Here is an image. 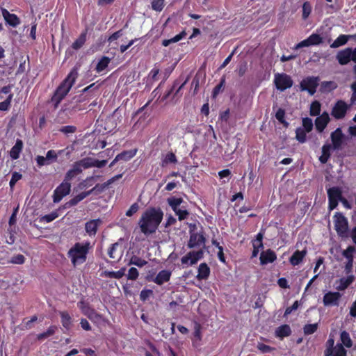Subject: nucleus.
<instances>
[{"label": "nucleus", "instance_id": "obj_49", "mask_svg": "<svg viewBox=\"0 0 356 356\" xmlns=\"http://www.w3.org/2000/svg\"><path fill=\"white\" fill-rule=\"evenodd\" d=\"M164 6V0H153L152 8L156 11H161Z\"/></svg>", "mask_w": 356, "mask_h": 356}, {"label": "nucleus", "instance_id": "obj_27", "mask_svg": "<svg viewBox=\"0 0 356 356\" xmlns=\"http://www.w3.org/2000/svg\"><path fill=\"white\" fill-rule=\"evenodd\" d=\"M57 330V326L51 325L46 332L37 334L36 339L38 341H44V339L53 336Z\"/></svg>", "mask_w": 356, "mask_h": 356}, {"label": "nucleus", "instance_id": "obj_63", "mask_svg": "<svg viewBox=\"0 0 356 356\" xmlns=\"http://www.w3.org/2000/svg\"><path fill=\"white\" fill-rule=\"evenodd\" d=\"M247 70V63L245 62L239 65L238 67V74L239 76H243Z\"/></svg>", "mask_w": 356, "mask_h": 356}, {"label": "nucleus", "instance_id": "obj_29", "mask_svg": "<svg viewBox=\"0 0 356 356\" xmlns=\"http://www.w3.org/2000/svg\"><path fill=\"white\" fill-rule=\"evenodd\" d=\"M87 35V30L83 31L79 37L73 42L72 47L74 49H79L86 42Z\"/></svg>", "mask_w": 356, "mask_h": 356}, {"label": "nucleus", "instance_id": "obj_48", "mask_svg": "<svg viewBox=\"0 0 356 356\" xmlns=\"http://www.w3.org/2000/svg\"><path fill=\"white\" fill-rule=\"evenodd\" d=\"M318 325L316 323L305 325L304 327V333L305 334H312L316 331Z\"/></svg>", "mask_w": 356, "mask_h": 356}, {"label": "nucleus", "instance_id": "obj_42", "mask_svg": "<svg viewBox=\"0 0 356 356\" xmlns=\"http://www.w3.org/2000/svg\"><path fill=\"white\" fill-rule=\"evenodd\" d=\"M177 162L176 156L172 152H168L162 161V165L168 163H176Z\"/></svg>", "mask_w": 356, "mask_h": 356}, {"label": "nucleus", "instance_id": "obj_54", "mask_svg": "<svg viewBox=\"0 0 356 356\" xmlns=\"http://www.w3.org/2000/svg\"><path fill=\"white\" fill-rule=\"evenodd\" d=\"M76 131V127L75 126H72V125L64 126V127H62L59 129V131H60L65 134H73Z\"/></svg>", "mask_w": 356, "mask_h": 356}, {"label": "nucleus", "instance_id": "obj_36", "mask_svg": "<svg viewBox=\"0 0 356 356\" xmlns=\"http://www.w3.org/2000/svg\"><path fill=\"white\" fill-rule=\"evenodd\" d=\"M147 264V261L144 260V259H142L141 258L136 256V255H133L129 263H128V265H135L139 268H141L144 266H145L146 264Z\"/></svg>", "mask_w": 356, "mask_h": 356}, {"label": "nucleus", "instance_id": "obj_30", "mask_svg": "<svg viewBox=\"0 0 356 356\" xmlns=\"http://www.w3.org/2000/svg\"><path fill=\"white\" fill-rule=\"evenodd\" d=\"M186 35V33L184 31H183L179 34L175 35V37H173L171 39L163 40L162 41V45L164 47H167L172 43L177 42L179 40H181V39H183Z\"/></svg>", "mask_w": 356, "mask_h": 356}, {"label": "nucleus", "instance_id": "obj_2", "mask_svg": "<svg viewBox=\"0 0 356 356\" xmlns=\"http://www.w3.org/2000/svg\"><path fill=\"white\" fill-rule=\"evenodd\" d=\"M78 77V71L76 67H74L68 74L67 76L60 83L54 92L51 97V102L54 104V108L56 109L60 102L65 97L72 86Z\"/></svg>", "mask_w": 356, "mask_h": 356}, {"label": "nucleus", "instance_id": "obj_39", "mask_svg": "<svg viewBox=\"0 0 356 356\" xmlns=\"http://www.w3.org/2000/svg\"><path fill=\"white\" fill-rule=\"evenodd\" d=\"M321 112V104L318 101H314L311 104L310 106V115L312 116H316L320 114Z\"/></svg>", "mask_w": 356, "mask_h": 356}, {"label": "nucleus", "instance_id": "obj_9", "mask_svg": "<svg viewBox=\"0 0 356 356\" xmlns=\"http://www.w3.org/2000/svg\"><path fill=\"white\" fill-rule=\"evenodd\" d=\"M320 43H324L319 33L312 34L308 38L299 42L296 47L295 49H298L305 47H309L312 45H317Z\"/></svg>", "mask_w": 356, "mask_h": 356}, {"label": "nucleus", "instance_id": "obj_37", "mask_svg": "<svg viewBox=\"0 0 356 356\" xmlns=\"http://www.w3.org/2000/svg\"><path fill=\"white\" fill-rule=\"evenodd\" d=\"M306 131L301 127H298L296 130V140L300 143H304L306 142Z\"/></svg>", "mask_w": 356, "mask_h": 356}, {"label": "nucleus", "instance_id": "obj_25", "mask_svg": "<svg viewBox=\"0 0 356 356\" xmlns=\"http://www.w3.org/2000/svg\"><path fill=\"white\" fill-rule=\"evenodd\" d=\"M210 274V268L206 263H202L198 268V274L197 278L198 280H206Z\"/></svg>", "mask_w": 356, "mask_h": 356}, {"label": "nucleus", "instance_id": "obj_12", "mask_svg": "<svg viewBox=\"0 0 356 356\" xmlns=\"http://www.w3.org/2000/svg\"><path fill=\"white\" fill-rule=\"evenodd\" d=\"M206 238L203 234L191 233L187 246L189 248H194L200 245L204 246Z\"/></svg>", "mask_w": 356, "mask_h": 356}, {"label": "nucleus", "instance_id": "obj_44", "mask_svg": "<svg viewBox=\"0 0 356 356\" xmlns=\"http://www.w3.org/2000/svg\"><path fill=\"white\" fill-rule=\"evenodd\" d=\"M88 316L90 321L95 323H100L103 321V316L95 311H91Z\"/></svg>", "mask_w": 356, "mask_h": 356}, {"label": "nucleus", "instance_id": "obj_1", "mask_svg": "<svg viewBox=\"0 0 356 356\" xmlns=\"http://www.w3.org/2000/svg\"><path fill=\"white\" fill-rule=\"evenodd\" d=\"M163 212L160 208L149 207L141 215L138 225L146 236L156 232L163 220Z\"/></svg>", "mask_w": 356, "mask_h": 356}, {"label": "nucleus", "instance_id": "obj_10", "mask_svg": "<svg viewBox=\"0 0 356 356\" xmlns=\"http://www.w3.org/2000/svg\"><path fill=\"white\" fill-rule=\"evenodd\" d=\"M203 254L204 252L202 250L189 252L186 255L181 258V264H188L190 263V265H193L203 257Z\"/></svg>", "mask_w": 356, "mask_h": 356}, {"label": "nucleus", "instance_id": "obj_8", "mask_svg": "<svg viewBox=\"0 0 356 356\" xmlns=\"http://www.w3.org/2000/svg\"><path fill=\"white\" fill-rule=\"evenodd\" d=\"M325 181L328 183L325 185L329 200V209H334V186H332L333 176L328 169L325 172Z\"/></svg>", "mask_w": 356, "mask_h": 356}, {"label": "nucleus", "instance_id": "obj_57", "mask_svg": "<svg viewBox=\"0 0 356 356\" xmlns=\"http://www.w3.org/2000/svg\"><path fill=\"white\" fill-rule=\"evenodd\" d=\"M138 209L139 206L137 203L133 204L126 212V216L129 217L132 216L134 213H136L138 211Z\"/></svg>", "mask_w": 356, "mask_h": 356}, {"label": "nucleus", "instance_id": "obj_56", "mask_svg": "<svg viewBox=\"0 0 356 356\" xmlns=\"http://www.w3.org/2000/svg\"><path fill=\"white\" fill-rule=\"evenodd\" d=\"M25 257L24 255L18 254L12 257L10 262L15 264H22L24 263Z\"/></svg>", "mask_w": 356, "mask_h": 356}, {"label": "nucleus", "instance_id": "obj_18", "mask_svg": "<svg viewBox=\"0 0 356 356\" xmlns=\"http://www.w3.org/2000/svg\"><path fill=\"white\" fill-rule=\"evenodd\" d=\"M83 169L79 165V163L76 161L72 165V169L69 170L65 177V181H70L74 177L77 176L78 175L81 174L82 172Z\"/></svg>", "mask_w": 356, "mask_h": 356}, {"label": "nucleus", "instance_id": "obj_45", "mask_svg": "<svg viewBox=\"0 0 356 356\" xmlns=\"http://www.w3.org/2000/svg\"><path fill=\"white\" fill-rule=\"evenodd\" d=\"M302 126L304 130L307 132H310L313 129V122L312 119L309 118H305L302 119Z\"/></svg>", "mask_w": 356, "mask_h": 356}, {"label": "nucleus", "instance_id": "obj_64", "mask_svg": "<svg viewBox=\"0 0 356 356\" xmlns=\"http://www.w3.org/2000/svg\"><path fill=\"white\" fill-rule=\"evenodd\" d=\"M80 324H81V327L84 330H86V331H90L91 330V326L89 323V322L85 319V318H81V322H80Z\"/></svg>", "mask_w": 356, "mask_h": 356}, {"label": "nucleus", "instance_id": "obj_13", "mask_svg": "<svg viewBox=\"0 0 356 356\" xmlns=\"http://www.w3.org/2000/svg\"><path fill=\"white\" fill-rule=\"evenodd\" d=\"M1 12L4 20L10 26L13 27H16L20 24V19L16 15L10 13L5 8H1Z\"/></svg>", "mask_w": 356, "mask_h": 356}, {"label": "nucleus", "instance_id": "obj_21", "mask_svg": "<svg viewBox=\"0 0 356 356\" xmlns=\"http://www.w3.org/2000/svg\"><path fill=\"white\" fill-rule=\"evenodd\" d=\"M307 254V250H302L301 251L296 250L289 259L290 263L293 266L298 265Z\"/></svg>", "mask_w": 356, "mask_h": 356}, {"label": "nucleus", "instance_id": "obj_43", "mask_svg": "<svg viewBox=\"0 0 356 356\" xmlns=\"http://www.w3.org/2000/svg\"><path fill=\"white\" fill-rule=\"evenodd\" d=\"M58 214L57 211H53L49 214L44 215L40 218V222H50L58 218Z\"/></svg>", "mask_w": 356, "mask_h": 356}, {"label": "nucleus", "instance_id": "obj_7", "mask_svg": "<svg viewBox=\"0 0 356 356\" xmlns=\"http://www.w3.org/2000/svg\"><path fill=\"white\" fill-rule=\"evenodd\" d=\"M71 184L68 181L62 182L54 191L53 201L54 203L59 202L62 198L70 193Z\"/></svg>", "mask_w": 356, "mask_h": 356}, {"label": "nucleus", "instance_id": "obj_20", "mask_svg": "<svg viewBox=\"0 0 356 356\" xmlns=\"http://www.w3.org/2000/svg\"><path fill=\"white\" fill-rule=\"evenodd\" d=\"M291 334V330L289 325L284 324L279 326L275 331V337L282 339L284 337H289Z\"/></svg>", "mask_w": 356, "mask_h": 356}, {"label": "nucleus", "instance_id": "obj_32", "mask_svg": "<svg viewBox=\"0 0 356 356\" xmlns=\"http://www.w3.org/2000/svg\"><path fill=\"white\" fill-rule=\"evenodd\" d=\"M167 202L170 207L172 208L173 211H176L179 208V206L183 202L182 198H177L175 197H171L168 198Z\"/></svg>", "mask_w": 356, "mask_h": 356}, {"label": "nucleus", "instance_id": "obj_16", "mask_svg": "<svg viewBox=\"0 0 356 356\" xmlns=\"http://www.w3.org/2000/svg\"><path fill=\"white\" fill-rule=\"evenodd\" d=\"M277 258L276 254L270 249L263 251L260 254L261 264L265 265L273 262Z\"/></svg>", "mask_w": 356, "mask_h": 356}, {"label": "nucleus", "instance_id": "obj_46", "mask_svg": "<svg viewBox=\"0 0 356 356\" xmlns=\"http://www.w3.org/2000/svg\"><path fill=\"white\" fill-rule=\"evenodd\" d=\"M312 12V6L309 2H305L302 6V18L306 19Z\"/></svg>", "mask_w": 356, "mask_h": 356}, {"label": "nucleus", "instance_id": "obj_58", "mask_svg": "<svg viewBox=\"0 0 356 356\" xmlns=\"http://www.w3.org/2000/svg\"><path fill=\"white\" fill-rule=\"evenodd\" d=\"M153 291L149 289H144L142 290L140 293V298L143 301H145L151 295H152Z\"/></svg>", "mask_w": 356, "mask_h": 356}, {"label": "nucleus", "instance_id": "obj_38", "mask_svg": "<svg viewBox=\"0 0 356 356\" xmlns=\"http://www.w3.org/2000/svg\"><path fill=\"white\" fill-rule=\"evenodd\" d=\"M83 200V197H82L81 194L79 193V195H77L76 196H75L74 197L72 198L70 200H69L68 202H67L63 207L65 209H68V208H70L73 206H75L79 202H81V200Z\"/></svg>", "mask_w": 356, "mask_h": 356}, {"label": "nucleus", "instance_id": "obj_4", "mask_svg": "<svg viewBox=\"0 0 356 356\" xmlns=\"http://www.w3.org/2000/svg\"><path fill=\"white\" fill-rule=\"evenodd\" d=\"M333 26L334 22L332 19H327L324 21L323 25L318 30L324 43L330 44L332 48H334V42H332Z\"/></svg>", "mask_w": 356, "mask_h": 356}, {"label": "nucleus", "instance_id": "obj_40", "mask_svg": "<svg viewBox=\"0 0 356 356\" xmlns=\"http://www.w3.org/2000/svg\"><path fill=\"white\" fill-rule=\"evenodd\" d=\"M202 76L204 77L205 74L204 72H202L201 69H200L192 81V86H195L194 93H196L197 92L200 86V79Z\"/></svg>", "mask_w": 356, "mask_h": 356}, {"label": "nucleus", "instance_id": "obj_23", "mask_svg": "<svg viewBox=\"0 0 356 356\" xmlns=\"http://www.w3.org/2000/svg\"><path fill=\"white\" fill-rule=\"evenodd\" d=\"M23 143L21 140L17 139L15 145L12 147L10 151V156L13 159H17L22 150Z\"/></svg>", "mask_w": 356, "mask_h": 356}, {"label": "nucleus", "instance_id": "obj_6", "mask_svg": "<svg viewBox=\"0 0 356 356\" xmlns=\"http://www.w3.org/2000/svg\"><path fill=\"white\" fill-rule=\"evenodd\" d=\"M274 83L277 90L284 91L292 87L293 81L289 75L285 73H277L275 74Z\"/></svg>", "mask_w": 356, "mask_h": 356}, {"label": "nucleus", "instance_id": "obj_55", "mask_svg": "<svg viewBox=\"0 0 356 356\" xmlns=\"http://www.w3.org/2000/svg\"><path fill=\"white\" fill-rule=\"evenodd\" d=\"M225 83V78H222L221 79L220 83H218L216 86H215V88H213V92H212V97L213 98H215L218 95L220 90L224 86Z\"/></svg>", "mask_w": 356, "mask_h": 356}, {"label": "nucleus", "instance_id": "obj_19", "mask_svg": "<svg viewBox=\"0 0 356 356\" xmlns=\"http://www.w3.org/2000/svg\"><path fill=\"white\" fill-rule=\"evenodd\" d=\"M171 272L167 270L160 271L156 277L153 280V282L158 285H162L163 283L170 280Z\"/></svg>", "mask_w": 356, "mask_h": 356}, {"label": "nucleus", "instance_id": "obj_11", "mask_svg": "<svg viewBox=\"0 0 356 356\" xmlns=\"http://www.w3.org/2000/svg\"><path fill=\"white\" fill-rule=\"evenodd\" d=\"M332 144H325L322 147V154L319 156V161L321 163H326L331 156L332 145H334V131L330 133V136Z\"/></svg>", "mask_w": 356, "mask_h": 356}, {"label": "nucleus", "instance_id": "obj_61", "mask_svg": "<svg viewBox=\"0 0 356 356\" xmlns=\"http://www.w3.org/2000/svg\"><path fill=\"white\" fill-rule=\"evenodd\" d=\"M36 161L39 166H42L44 165H49L51 163L50 161H47L46 157H44L42 156H38L36 157Z\"/></svg>", "mask_w": 356, "mask_h": 356}, {"label": "nucleus", "instance_id": "obj_62", "mask_svg": "<svg viewBox=\"0 0 356 356\" xmlns=\"http://www.w3.org/2000/svg\"><path fill=\"white\" fill-rule=\"evenodd\" d=\"M285 116V111L282 108H279L275 114L276 119L280 122L281 121L284 120Z\"/></svg>", "mask_w": 356, "mask_h": 356}, {"label": "nucleus", "instance_id": "obj_35", "mask_svg": "<svg viewBox=\"0 0 356 356\" xmlns=\"http://www.w3.org/2000/svg\"><path fill=\"white\" fill-rule=\"evenodd\" d=\"M77 162L82 169H88L95 166L94 159L91 157L84 158Z\"/></svg>", "mask_w": 356, "mask_h": 356}, {"label": "nucleus", "instance_id": "obj_3", "mask_svg": "<svg viewBox=\"0 0 356 356\" xmlns=\"http://www.w3.org/2000/svg\"><path fill=\"white\" fill-rule=\"evenodd\" d=\"M90 248V243L83 244L76 243L68 251L67 255L71 259L74 266L81 264L86 261L87 254Z\"/></svg>", "mask_w": 356, "mask_h": 356}, {"label": "nucleus", "instance_id": "obj_26", "mask_svg": "<svg viewBox=\"0 0 356 356\" xmlns=\"http://www.w3.org/2000/svg\"><path fill=\"white\" fill-rule=\"evenodd\" d=\"M136 154V149L123 151L115 156V161H127L133 158Z\"/></svg>", "mask_w": 356, "mask_h": 356}, {"label": "nucleus", "instance_id": "obj_31", "mask_svg": "<svg viewBox=\"0 0 356 356\" xmlns=\"http://www.w3.org/2000/svg\"><path fill=\"white\" fill-rule=\"evenodd\" d=\"M324 356H334V339L332 333H330V338L326 343V349L324 352Z\"/></svg>", "mask_w": 356, "mask_h": 356}, {"label": "nucleus", "instance_id": "obj_47", "mask_svg": "<svg viewBox=\"0 0 356 356\" xmlns=\"http://www.w3.org/2000/svg\"><path fill=\"white\" fill-rule=\"evenodd\" d=\"M13 97V94H9L6 100H4L2 102H0V111H7L8 109Z\"/></svg>", "mask_w": 356, "mask_h": 356}, {"label": "nucleus", "instance_id": "obj_22", "mask_svg": "<svg viewBox=\"0 0 356 356\" xmlns=\"http://www.w3.org/2000/svg\"><path fill=\"white\" fill-rule=\"evenodd\" d=\"M63 326L67 330H70L72 325V319L67 312H59Z\"/></svg>", "mask_w": 356, "mask_h": 356}, {"label": "nucleus", "instance_id": "obj_5", "mask_svg": "<svg viewBox=\"0 0 356 356\" xmlns=\"http://www.w3.org/2000/svg\"><path fill=\"white\" fill-rule=\"evenodd\" d=\"M319 81L320 79L318 76H307L300 83V90L307 91L309 95H313L316 91Z\"/></svg>", "mask_w": 356, "mask_h": 356}, {"label": "nucleus", "instance_id": "obj_15", "mask_svg": "<svg viewBox=\"0 0 356 356\" xmlns=\"http://www.w3.org/2000/svg\"><path fill=\"white\" fill-rule=\"evenodd\" d=\"M102 223V220L99 218L91 220L85 224L86 232L90 236H95L97 233V228Z\"/></svg>", "mask_w": 356, "mask_h": 356}, {"label": "nucleus", "instance_id": "obj_50", "mask_svg": "<svg viewBox=\"0 0 356 356\" xmlns=\"http://www.w3.org/2000/svg\"><path fill=\"white\" fill-rule=\"evenodd\" d=\"M22 175L20 173H19L17 172H13L12 177H11V179L9 183L10 188H13L15 186V185L16 184V183L19 179H22Z\"/></svg>", "mask_w": 356, "mask_h": 356}, {"label": "nucleus", "instance_id": "obj_24", "mask_svg": "<svg viewBox=\"0 0 356 356\" xmlns=\"http://www.w3.org/2000/svg\"><path fill=\"white\" fill-rule=\"evenodd\" d=\"M85 93H81L79 95L74 96L72 100L70 101V104H74V106H72V111L74 112H76L78 111L81 110V107L79 106V104L85 102L87 98V96H84Z\"/></svg>", "mask_w": 356, "mask_h": 356}, {"label": "nucleus", "instance_id": "obj_28", "mask_svg": "<svg viewBox=\"0 0 356 356\" xmlns=\"http://www.w3.org/2000/svg\"><path fill=\"white\" fill-rule=\"evenodd\" d=\"M64 153L67 156H69L70 154V151H67V149H65L60 150V151H58V153H56L54 150H49L47 152L45 157H46L47 161H50L51 163L52 161H55L56 160L58 154H62Z\"/></svg>", "mask_w": 356, "mask_h": 356}, {"label": "nucleus", "instance_id": "obj_51", "mask_svg": "<svg viewBox=\"0 0 356 356\" xmlns=\"http://www.w3.org/2000/svg\"><path fill=\"white\" fill-rule=\"evenodd\" d=\"M95 179V177H94V176L86 178L85 180H83L79 184V188L80 189H83L88 186H92V181H93Z\"/></svg>", "mask_w": 356, "mask_h": 356}, {"label": "nucleus", "instance_id": "obj_14", "mask_svg": "<svg viewBox=\"0 0 356 356\" xmlns=\"http://www.w3.org/2000/svg\"><path fill=\"white\" fill-rule=\"evenodd\" d=\"M122 177V174H119L118 175L114 176L113 177L108 179L107 181L102 184H96L93 188L92 191H95V195L100 194L103 191H105V189L108 187L111 184L115 182V181L120 179Z\"/></svg>", "mask_w": 356, "mask_h": 356}, {"label": "nucleus", "instance_id": "obj_33", "mask_svg": "<svg viewBox=\"0 0 356 356\" xmlns=\"http://www.w3.org/2000/svg\"><path fill=\"white\" fill-rule=\"evenodd\" d=\"M126 268L123 267L118 271H105V275L109 278L120 279L125 275Z\"/></svg>", "mask_w": 356, "mask_h": 356}, {"label": "nucleus", "instance_id": "obj_60", "mask_svg": "<svg viewBox=\"0 0 356 356\" xmlns=\"http://www.w3.org/2000/svg\"><path fill=\"white\" fill-rule=\"evenodd\" d=\"M298 305H299L298 301V300L295 301L292 306L289 307L286 309L284 316H286L289 314H290L293 311L296 310L298 307Z\"/></svg>", "mask_w": 356, "mask_h": 356}, {"label": "nucleus", "instance_id": "obj_41", "mask_svg": "<svg viewBox=\"0 0 356 356\" xmlns=\"http://www.w3.org/2000/svg\"><path fill=\"white\" fill-rule=\"evenodd\" d=\"M323 302L325 306H332L334 305V292L329 291L325 293Z\"/></svg>", "mask_w": 356, "mask_h": 356}, {"label": "nucleus", "instance_id": "obj_59", "mask_svg": "<svg viewBox=\"0 0 356 356\" xmlns=\"http://www.w3.org/2000/svg\"><path fill=\"white\" fill-rule=\"evenodd\" d=\"M332 85V81H324L321 85V91L323 92L330 91Z\"/></svg>", "mask_w": 356, "mask_h": 356}, {"label": "nucleus", "instance_id": "obj_17", "mask_svg": "<svg viewBox=\"0 0 356 356\" xmlns=\"http://www.w3.org/2000/svg\"><path fill=\"white\" fill-rule=\"evenodd\" d=\"M329 115L327 113H323L321 115L317 117L315 120L316 129L319 132L323 131L329 122Z\"/></svg>", "mask_w": 356, "mask_h": 356}, {"label": "nucleus", "instance_id": "obj_34", "mask_svg": "<svg viewBox=\"0 0 356 356\" xmlns=\"http://www.w3.org/2000/svg\"><path fill=\"white\" fill-rule=\"evenodd\" d=\"M110 61H111V59L108 57L103 56L99 60V61L98 62V63L96 66V68H95L96 71L97 72H101L102 71L105 70L108 67Z\"/></svg>", "mask_w": 356, "mask_h": 356}, {"label": "nucleus", "instance_id": "obj_53", "mask_svg": "<svg viewBox=\"0 0 356 356\" xmlns=\"http://www.w3.org/2000/svg\"><path fill=\"white\" fill-rule=\"evenodd\" d=\"M138 275H139V273H138V270L134 267H131L129 270V272H128V274L127 276L128 280H136L138 278Z\"/></svg>", "mask_w": 356, "mask_h": 356}, {"label": "nucleus", "instance_id": "obj_52", "mask_svg": "<svg viewBox=\"0 0 356 356\" xmlns=\"http://www.w3.org/2000/svg\"><path fill=\"white\" fill-rule=\"evenodd\" d=\"M174 212L176 213V215L178 216L179 220H183L186 219L189 215V212L186 209H182L180 208Z\"/></svg>", "mask_w": 356, "mask_h": 356}]
</instances>
